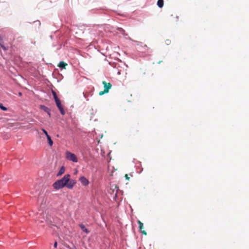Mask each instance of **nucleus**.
Returning a JSON list of instances; mask_svg holds the SVG:
<instances>
[{
	"label": "nucleus",
	"instance_id": "obj_6",
	"mask_svg": "<svg viewBox=\"0 0 249 249\" xmlns=\"http://www.w3.org/2000/svg\"><path fill=\"white\" fill-rule=\"evenodd\" d=\"M137 222L139 224V230L141 231L142 233L145 235H147V232H146V231L144 230H142V229H143V223L140 220H138Z\"/></svg>",
	"mask_w": 249,
	"mask_h": 249
},
{
	"label": "nucleus",
	"instance_id": "obj_20",
	"mask_svg": "<svg viewBox=\"0 0 249 249\" xmlns=\"http://www.w3.org/2000/svg\"><path fill=\"white\" fill-rule=\"evenodd\" d=\"M124 177H125V179L126 180H129V177H128V175L127 174H125Z\"/></svg>",
	"mask_w": 249,
	"mask_h": 249
},
{
	"label": "nucleus",
	"instance_id": "obj_23",
	"mask_svg": "<svg viewBox=\"0 0 249 249\" xmlns=\"http://www.w3.org/2000/svg\"><path fill=\"white\" fill-rule=\"evenodd\" d=\"M48 113V114L49 115V116L50 117L51 116V113H50V110L48 112H47Z\"/></svg>",
	"mask_w": 249,
	"mask_h": 249
},
{
	"label": "nucleus",
	"instance_id": "obj_10",
	"mask_svg": "<svg viewBox=\"0 0 249 249\" xmlns=\"http://www.w3.org/2000/svg\"><path fill=\"white\" fill-rule=\"evenodd\" d=\"M40 108L44 110L46 112H48L50 111V109L44 105H40Z\"/></svg>",
	"mask_w": 249,
	"mask_h": 249
},
{
	"label": "nucleus",
	"instance_id": "obj_13",
	"mask_svg": "<svg viewBox=\"0 0 249 249\" xmlns=\"http://www.w3.org/2000/svg\"><path fill=\"white\" fill-rule=\"evenodd\" d=\"M52 94L53 96L54 100L55 101L57 99H59L57 97L56 93L53 90H52Z\"/></svg>",
	"mask_w": 249,
	"mask_h": 249
},
{
	"label": "nucleus",
	"instance_id": "obj_1",
	"mask_svg": "<svg viewBox=\"0 0 249 249\" xmlns=\"http://www.w3.org/2000/svg\"><path fill=\"white\" fill-rule=\"evenodd\" d=\"M70 177V175H65L62 178L54 183L53 187H65L69 183Z\"/></svg>",
	"mask_w": 249,
	"mask_h": 249
},
{
	"label": "nucleus",
	"instance_id": "obj_12",
	"mask_svg": "<svg viewBox=\"0 0 249 249\" xmlns=\"http://www.w3.org/2000/svg\"><path fill=\"white\" fill-rule=\"evenodd\" d=\"M47 138L49 144L50 145V146H52L53 144V142L52 140L51 137L50 136H48L47 137Z\"/></svg>",
	"mask_w": 249,
	"mask_h": 249
},
{
	"label": "nucleus",
	"instance_id": "obj_9",
	"mask_svg": "<svg viewBox=\"0 0 249 249\" xmlns=\"http://www.w3.org/2000/svg\"><path fill=\"white\" fill-rule=\"evenodd\" d=\"M80 227L84 232H86L87 234L89 233V231L88 230V229L83 224L80 225Z\"/></svg>",
	"mask_w": 249,
	"mask_h": 249
},
{
	"label": "nucleus",
	"instance_id": "obj_25",
	"mask_svg": "<svg viewBox=\"0 0 249 249\" xmlns=\"http://www.w3.org/2000/svg\"><path fill=\"white\" fill-rule=\"evenodd\" d=\"M119 188L116 187L115 189H116V192H117Z\"/></svg>",
	"mask_w": 249,
	"mask_h": 249
},
{
	"label": "nucleus",
	"instance_id": "obj_5",
	"mask_svg": "<svg viewBox=\"0 0 249 249\" xmlns=\"http://www.w3.org/2000/svg\"><path fill=\"white\" fill-rule=\"evenodd\" d=\"M79 180L83 186H87L89 183V180L84 176L80 177Z\"/></svg>",
	"mask_w": 249,
	"mask_h": 249
},
{
	"label": "nucleus",
	"instance_id": "obj_21",
	"mask_svg": "<svg viewBox=\"0 0 249 249\" xmlns=\"http://www.w3.org/2000/svg\"><path fill=\"white\" fill-rule=\"evenodd\" d=\"M67 248L69 249H76V247L74 246L73 247V248H71L69 246H67Z\"/></svg>",
	"mask_w": 249,
	"mask_h": 249
},
{
	"label": "nucleus",
	"instance_id": "obj_4",
	"mask_svg": "<svg viewBox=\"0 0 249 249\" xmlns=\"http://www.w3.org/2000/svg\"><path fill=\"white\" fill-rule=\"evenodd\" d=\"M55 102L56 106L58 108L59 111L61 112V114L62 115H65V110H64V109H63V108L62 107V106L61 105V102H60V100L59 99H57V100H55Z\"/></svg>",
	"mask_w": 249,
	"mask_h": 249
},
{
	"label": "nucleus",
	"instance_id": "obj_19",
	"mask_svg": "<svg viewBox=\"0 0 249 249\" xmlns=\"http://www.w3.org/2000/svg\"><path fill=\"white\" fill-rule=\"evenodd\" d=\"M0 46L4 50H6V48L2 44H0Z\"/></svg>",
	"mask_w": 249,
	"mask_h": 249
},
{
	"label": "nucleus",
	"instance_id": "obj_17",
	"mask_svg": "<svg viewBox=\"0 0 249 249\" xmlns=\"http://www.w3.org/2000/svg\"><path fill=\"white\" fill-rule=\"evenodd\" d=\"M42 131L43 132V133L46 135V137H47L48 136H49L48 134V132L46 131V130H45L44 129L42 128Z\"/></svg>",
	"mask_w": 249,
	"mask_h": 249
},
{
	"label": "nucleus",
	"instance_id": "obj_22",
	"mask_svg": "<svg viewBox=\"0 0 249 249\" xmlns=\"http://www.w3.org/2000/svg\"><path fill=\"white\" fill-rule=\"evenodd\" d=\"M57 242H55V243H54V248H56V247H57Z\"/></svg>",
	"mask_w": 249,
	"mask_h": 249
},
{
	"label": "nucleus",
	"instance_id": "obj_8",
	"mask_svg": "<svg viewBox=\"0 0 249 249\" xmlns=\"http://www.w3.org/2000/svg\"><path fill=\"white\" fill-rule=\"evenodd\" d=\"M65 168L64 166H62L60 168L58 173H57V176H61V175L64 174L65 172Z\"/></svg>",
	"mask_w": 249,
	"mask_h": 249
},
{
	"label": "nucleus",
	"instance_id": "obj_14",
	"mask_svg": "<svg viewBox=\"0 0 249 249\" xmlns=\"http://www.w3.org/2000/svg\"><path fill=\"white\" fill-rule=\"evenodd\" d=\"M70 182L69 183V186L71 187H72L73 185H74L76 183V182L74 180H70Z\"/></svg>",
	"mask_w": 249,
	"mask_h": 249
},
{
	"label": "nucleus",
	"instance_id": "obj_11",
	"mask_svg": "<svg viewBox=\"0 0 249 249\" xmlns=\"http://www.w3.org/2000/svg\"><path fill=\"white\" fill-rule=\"evenodd\" d=\"M164 4L163 0H158L157 2V5L160 8H162Z\"/></svg>",
	"mask_w": 249,
	"mask_h": 249
},
{
	"label": "nucleus",
	"instance_id": "obj_16",
	"mask_svg": "<svg viewBox=\"0 0 249 249\" xmlns=\"http://www.w3.org/2000/svg\"><path fill=\"white\" fill-rule=\"evenodd\" d=\"M117 30L122 33L123 35H125V31L122 28H118Z\"/></svg>",
	"mask_w": 249,
	"mask_h": 249
},
{
	"label": "nucleus",
	"instance_id": "obj_24",
	"mask_svg": "<svg viewBox=\"0 0 249 249\" xmlns=\"http://www.w3.org/2000/svg\"><path fill=\"white\" fill-rule=\"evenodd\" d=\"M18 94L20 96L22 95V93L21 92H19Z\"/></svg>",
	"mask_w": 249,
	"mask_h": 249
},
{
	"label": "nucleus",
	"instance_id": "obj_2",
	"mask_svg": "<svg viewBox=\"0 0 249 249\" xmlns=\"http://www.w3.org/2000/svg\"><path fill=\"white\" fill-rule=\"evenodd\" d=\"M102 84L104 86V89L103 91H100L99 93V95L102 96L104 94L107 93L109 92V89L112 88V84L110 83H107L105 81L102 82Z\"/></svg>",
	"mask_w": 249,
	"mask_h": 249
},
{
	"label": "nucleus",
	"instance_id": "obj_3",
	"mask_svg": "<svg viewBox=\"0 0 249 249\" xmlns=\"http://www.w3.org/2000/svg\"><path fill=\"white\" fill-rule=\"evenodd\" d=\"M65 157L66 158L70 161H71L73 162H78V159L77 156L74 154L72 153L69 151H66Z\"/></svg>",
	"mask_w": 249,
	"mask_h": 249
},
{
	"label": "nucleus",
	"instance_id": "obj_18",
	"mask_svg": "<svg viewBox=\"0 0 249 249\" xmlns=\"http://www.w3.org/2000/svg\"><path fill=\"white\" fill-rule=\"evenodd\" d=\"M165 43L167 44V45H169L171 43V40H169V39H167L166 41H165Z\"/></svg>",
	"mask_w": 249,
	"mask_h": 249
},
{
	"label": "nucleus",
	"instance_id": "obj_15",
	"mask_svg": "<svg viewBox=\"0 0 249 249\" xmlns=\"http://www.w3.org/2000/svg\"><path fill=\"white\" fill-rule=\"evenodd\" d=\"M0 108L3 111H7L8 108L3 106L2 104H0Z\"/></svg>",
	"mask_w": 249,
	"mask_h": 249
},
{
	"label": "nucleus",
	"instance_id": "obj_7",
	"mask_svg": "<svg viewBox=\"0 0 249 249\" xmlns=\"http://www.w3.org/2000/svg\"><path fill=\"white\" fill-rule=\"evenodd\" d=\"M67 65H68V64L67 63H66L65 62H64V61H61L58 65V67L63 68V69H65L66 66H67Z\"/></svg>",
	"mask_w": 249,
	"mask_h": 249
}]
</instances>
